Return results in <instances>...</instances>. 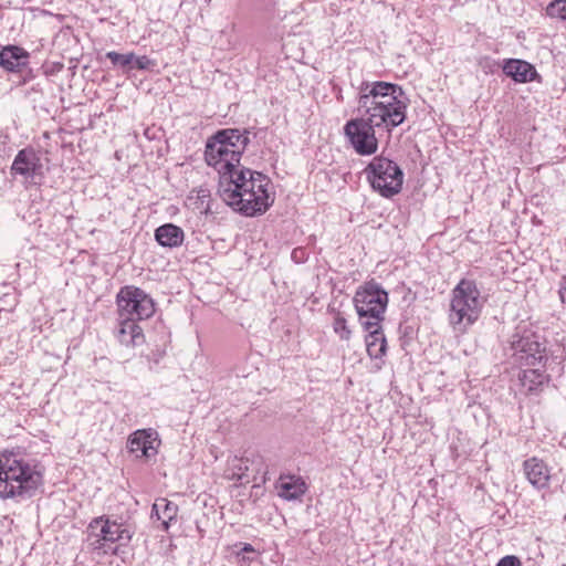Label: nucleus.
I'll return each mask as SVG.
<instances>
[{
  "mask_svg": "<svg viewBox=\"0 0 566 566\" xmlns=\"http://www.w3.org/2000/svg\"><path fill=\"white\" fill-rule=\"evenodd\" d=\"M480 293L471 281L462 280L452 291L449 319L454 328L473 324L480 313Z\"/></svg>",
  "mask_w": 566,
  "mask_h": 566,
  "instance_id": "0eeeda50",
  "label": "nucleus"
},
{
  "mask_svg": "<svg viewBox=\"0 0 566 566\" xmlns=\"http://www.w3.org/2000/svg\"><path fill=\"white\" fill-rule=\"evenodd\" d=\"M275 488L277 495L286 501L300 500L307 491L303 478L294 474H281Z\"/></svg>",
  "mask_w": 566,
  "mask_h": 566,
  "instance_id": "dca6fc26",
  "label": "nucleus"
},
{
  "mask_svg": "<svg viewBox=\"0 0 566 566\" xmlns=\"http://www.w3.org/2000/svg\"><path fill=\"white\" fill-rule=\"evenodd\" d=\"M106 57L112 62L114 67H120L125 73L133 70L134 53L122 54L115 51L106 53Z\"/></svg>",
  "mask_w": 566,
  "mask_h": 566,
  "instance_id": "b1692460",
  "label": "nucleus"
},
{
  "mask_svg": "<svg viewBox=\"0 0 566 566\" xmlns=\"http://www.w3.org/2000/svg\"><path fill=\"white\" fill-rule=\"evenodd\" d=\"M558 295H559L560 302L564 305H566V274L564 276H562V279H560Z\"/></svg>",
  "mask_w": 566,
  "mask_h": 566,
  "instance_id": "c756f323",
  "label": "nucleus"
},
{
  "mask_svg": "<svg viewBox=\"0 0 566 566\" xmlns=\"http://www.w3.org/2000/svg\"><path fill=\"white\" fill-rule=\"evenodd\" d=\"M154 237L160 247L175 249L182 245L185 232L174 223H165L155 230Z\"/></svg>",
  "mask_w": 566,
  "mask_h": 566,
  "instance_id": "6ab92c4d",
  "label": "nucleus"
},
{
  "mask_svg": "<svg viewBox=\"0 0 566 566\" xmlns=\"http://www.w3.org/2000/svg\"><path fill=\"white\" fill-rule=\"evenodd\" d=\"M165 356V350L156 349L155 352H151L150 355L147 356L149 363H154L155 365L159 364L161 358Z\"/></svg>",
  "mask_w": 566,
  "mask_h": 566,
  "instance_id": "c85d7f7f",
  "label": "nucleus"
},
{
  "mask_svg": "<svg viewBox=\"0 0 566 566\" xmlns=\"http://www.w3.org/2000/svg\"><path fill=\"white\" fill-rule=\"evenodd\" d=\"M30 54L18 45H7L0 51V66L11 73H22L28 67Z\"/></svg>",
  "mask_w": 566,
  "mask_h": 566,
  "instance_id": "4468645a",
  "label": "nucleus"
},
{
  "mask_svg": "<svg viewBox=\"0 0 566 566\" xmlns=\"http://www.w3.org/2000/svg\"><path fill=\"white\" fill-rule=\"evenodd\" d=\"M511 358L514 365L536 367L543 366L546 358L545 347L538 336L532 332H524L523 335H514L510 346Z\"/></svg>",
  "mask_w": 566,
  "mask_h": 566,
  "instance_id": "9b49d317",
  "label": "nucleus"
},
{
  "mask_svg": "<svg viewBox=\"0 0 566 566\" xmlns=\"http://www.w3.org/2000/svg\"><path fill=\"white\" fill-rule=\"evenodd\" d=\"M364 172L371 188L385 198H391L402 189L403 171L389 158L374 157Z\"/></svg>",
  "mask_w": 566,
  "mask_h": 566,
  "instance_id": "6e6552de",
  "label": "nucleus"
},
{
  "mask_svg": "<svg viewBox=\"0 0 566 566\" xmlns=\"http://www.w3.org/2000/svg\"><path fill=\"white\" fill-rule=\"evenodd\" d=\"M160 446L158 432L151 428L139 429L133 432L127 439V449L137 459L149 460L154 458Z\"/></svg>",
  "mask_w": 566,
  "mask_h": 566,
  "instance_id": "ddd939ff",
  "label": "nucleus"
},
{
  "mask_svg": "<svg viewBox=\"0 0 566 566\" xmlns=\"http://www.w3.org/2000/svg\"><path fill=\"white\" fill-rule=\"evenodd\" d=\"M11 174L22 176L29 185H41L44 165L39 151L32 147L19 150L12 161Z\"/></svg>",
  "mask_w": 566,
  "mask_h": 566,
  "instance_id": "f8f14e48",
  "label": "nucleus"
},
{
  "mask_svg": "<svg viewBox=\"0 0 566 566\" xmlns=\"http://www.w3.org/2000/svg\"><path fill=\"white\" fill-rule=\"evenodd\" d=\"M502 71L505 77H510L516 83H528L539 78L535 66L520 59L505 60Z\"/></svg>",
  "mask_w": 566,
  "mask_h": 566,
  "instance_id": "2eb2a0df",
  "label": "nucleus"
},
{
  "mask_svg": "<svg viewBox=\"0 0 566 566\" xmlns=\"http://www.w3.org/2000/svg\"><path fill=\"white\" fill-rule=\"evenodd\" d=\"M115 336L117 340L127 347H135L144 343L145 337L142 327L134 319L119 318Z\"/></svg>",
  "mask_w": 566,
  "mask_h": 566,
  "instance_id": "a211bd4d",
  "label": "nucleus"
},
{
  "mask_svg": "<svg viewBox=\"0 0 566 566\" xmlns=\"http://www.w3.org/2000/svg\"><path fill=\"white\" fill-rule=\"evenodd\" d=\"M497 566H522L518 557L514 555H507L497 562Z\"/></svg>",
  "mask_w": 566,
  "mask_h": 566,
  "instance_id": "cd10ccee",
  "label": "nucleus"
},
{
  "mask_svg": "<svg viewBox=\"0 0 566 566\" xmlns=\"http://www.w3.org/2000/svg\"><path fill=\"white\" fill-rule=\"evenodd\" d=\"M408 103L400 85L385 81H364L358 87L356 112L391 133L405 122Z\"/></svg>",
  "mask_w": 566,
  "mask_h": 566,
  "instance_id": "f257e3e1",
  "label": "nucleus"
},
{
  "mask_svg": "<svg viewBox=\"0 0 566 566\" xmlns=\"http://www.w3.org/2000/svg\"><path fill=\"white\" fill-rule=\"evenodd\" d=\"M480 66L482 67V70L484 71L485 74H489V73H493V66H492V62L490 59H484V60H481L480 61Z\"/></svg>",
  "mask_w": 566,
  "mask_h": 566,
  "instance_id": "2f4dec72",
  "label": "nucleus"
},
{
  "mask_svg": "<svg viewBox=\"0 0 566 566\" xmlns=\"http://www.w3.org/2000/svg\"><path fill=\"white\" fill-rule=\"evenodd\" d=\"M353 301L359 322L365 329L374 328L384 321L388 293L375 281L359 286Z\"/></svg>",
  "mask_w": 566,
  "mask_h": 566,
  "instance_id": "423d86ee",
  "label": "nucleus"
},
{
  "mask_svg": "<svg viewBox=\"0 0 566 566\" xmlns=\"http://www.w3.org/2000/svg\"><path fill=\"white\" fill-rule=\"evenodd\" d=\"M546 14L551 18L566 21V0H553L546 7Z\"/></svg>",
  "mask_w": 566,
  "mask_h": 566,
  "instance_id": "393cba45",
  "label": "nucleus"
},
{
  "mask_svg": "<svg viewBox=\"0 0 566 566\" xmlns=\"http://www.w3.org/2000/svg\"><path fill=\"white\" fill-rule=\"evenodd\" d=\"M247 553H255L254 547L251 544L244 543L241 549L238 552V556H242V559H251L250 557H245Z\"/></svg>",
  "mask_w": 566,
  "mask_h": 566,
  "instance_id": "7c9ffc66",
  "label": "nucleus"
},
{
  "mask_svg": "<svg viewBox=\"0 0 566 566\" xmlns=\"http://www.w3.org/2000/svg\"><path fill=\"white\" fill-rule=\"evenodd\" d=\"M209 197V191L206 190V189H200L198 191V199H200L201 201H203L206 198Z\"/></svg>",
  "mask_w": 566,
  "mask_h": 566,
  "instance_id": "473e14b6",
  "label": "nucleus"
},
{
  "mask_svg": "<svg viewBox=\"0 0 566 566\" xmlns=\"http://www.w3.org/2000/svg\"><path fill=\"white\" fill-rule=\"evenodd\" d=\"M334 332L340 337L343 340H348L350 338V329L347 326L346 319L337 314L333 323Z\"/></svg>",
  "mask_w": 566,
  "mask_h": 566,
  "instance_id": "a878e982",
  "label": "nucleus"
},
{
  "mask_svg": "<svg viewBox=\"0 0 566 566\" xmlns=\"http://www.w3.org/2000/svg\"><path fill=\"white\" fill-rule=\"evenodd\" d=\"M524 473L528 482L536 489H545L549 484L551 470L547 464L536 457L524 461Z\"/></svg>",
  "mask_w": 566,
  "mask_h": 566,
  "instance_id": "f3484780",
  "label": "nucleus"
},
{
  "mask_svg": "<svg viewBox=\"0 0 566 566\" xmlns=\"http://www.w3.org/2000/svg\"><path fill=\"white\" fill-rule=\"evenodd\" d=\"M271 180L262 172L240 167L219 178L218 193L235 211L247 217L263 214L274 202Z\"/></svg>",
  "mask_w": 566,
  "mask_h": 566,
  "instance_id": "f03ea898",
  "label": "nucleus"
},
{
  "mask_svg": "<svg viewBox=\"0 0 566 566\" xmlns=\"http://www.w3.org/2000/svg\"><path fill=\"white\" fill-rule=\"evenodd\" d=\"M178 505L167 499L160 497L155 501L151 507V518L161 522L164 531H168L170 525L176 522L178 515Z\"/></svg>",
  "mask_w": 566,
  "mask_h": 566,
  "instance_id": "aec40b11",
  "label": "nucleus"
},
{
  "mask_svg": "<svg viewBox=\"0 0 566 566\" xmlns=\"http://www.w3.org/2000/svg\"><path fill=\"white\" fill-rule=\"evenodd\" d=\"M119 318L143 321L151 317L156 311L153 297L140 287L125 285L116 294Z\"/></svg>",
  "mask_w": 566,
  "mask_h": 566,
  "instance_id": "1a4fd4ad",
  "label": "nucleus"
},
{
  "mask_svg": "<svg viewBox=\"0 0 566 566\" xmlns=\"http://www.w3.org/2000/svg\"><path fill=\"white\" fill-rule=\"evenodd\" d=\"M156 65V61L149 59L148 56H136L134 54L133 69H137L140 71H149L153 70Z\"/></svg>",
  "mask_w": 566,
  "mask_h": 566,
  "instance_id": "bb28decb",
  "label": "nucleus"
},
{
  "mask_svg": "<svg viewBox=\"0 0 566 566\" xmlns=\"http://www.w3.org/2000/svg\"><path fill=\"white\" fill-rule=\"evenodd\" d=\"M377 129H381V127L369 122L364 115H358L356 118L347 120L344 134L358 155L369 156L378 149Z\"/></svg>",
  "mask_w": 566,
  "mask_h": 566,
  "instance_id": "9d476101",
  "label": "nucleus"
},
{
  "mask_svg": "<svg viewBox=\"0 0 566 566\" xmlns=\"http://www.w3.org/2000/svg\"><path fill=\"white\" fill-rule=\"evenodd\" d=\"M366 349L370 358H381L386 354L387 342L384 333L381 332L380 324L374 328L367 329Z\"/></svg>",
  "mask_w": 566,
  "mask_h": 566,
  "instance_id": "412c9836",
  "label": "nucleus"
},
{
  "mask_svg": "<svg viewBox=\"0 0 566 566\" xmlns=\"http://www.w3.org/2000/svg\"><path fill=\"white\" fill-rule=\"evenodd\" d=\"M250 128H224L207 139L205 159L220 177H226L240 167V160L250 144Z\"/></svg>",
  "mask_w": 566,
  "mask_h": 566,
  "instance_id": "20e7f679",
  "label": "nucleus"
},
{
  "mask_svg": "<svg viewBox=\"0 0 566 566\" xmlns=\"http://www.w3.org/2000/svg\"><path fill=\"white\" fill-rule=\"evenodd\" d=\"M132 536L133 532L128 525L111 520L106 515L93 518L86 528L87 548L97 555L115 553L113 545L116 542L127 543Z\"/></svg>",
  "mask_w": 566,
  "mask_h": 566,
  "instance_id": "39448f33",
  "label": "nucleus"
},
{
  "mask_svg": "<svg viewBox=\"0 0 566 566\" xmlns=\"http://www.w3.org/2000/svg\"><path fill=\"white\" fill-rule=\"evenodd\" d=\"M43 483L42 467L14 451L0 452V499H29Z\"/></svg>",
  "mask_w": 566,
  "mask_h": 566,
  "instance_id": "7ed1b4c3",
  "label": "nucleus"
},
{
  "mask_svg": "<svg viewBox=\"0 0 566 566\" xmlns=\"http://www.w3.org/2000/svg\"><path fill=\"white\" fill-rule=\"evenodd\" d=\"M261 463V457L258 454H252V458L249 457H234L230 462L229 470L231 471V478L237 481H247L249 482V471L251 467Z\"/></svg>",
  "mask_w": 566,
  "mask_h": 566,
  "instance_id": "4be33fe9",
  "label": "nucleus"
},
{
  "mask_svg": "<svg viewBox=\"0 0 566 566\" xmlns=\"http://www.w3.org/2000/svg\"><path fill=\"white\" fill-rule=\"evenodd\" d=\"M538 367H527L518 374L520 381L527 391L536 390L545 381L546 377Z\"/></svg>",
  "mask_w": 566,
  "mask_h": 566,
  "instance_id": "5701e85b",
  "label": "nucleus"
}]
</instances>
